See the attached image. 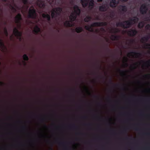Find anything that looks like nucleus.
Masks as SVG:
<instances>
[{
  "instance_id": "nucleus-16",
  "label": "nucleus",
  "mask_w": 150,
  "mask_h": 150,
  "mask_svg": "<svg viewBox=\"0 0 150 150\" xmlns=\"http://www.w3.org/2000/svg\"><path fill=\"white\" fill-rule=\"evenodd\" d=\"M33 32L35 34H37L40 32V28L37 25H36L33 30Z\"/></svg>"
},
{
  "instance_id": "nucleus-43",
  "label": "nucleus",
  "mask_w": 150,
  "mask_h": 150,
  "mask_svg": "<svg viewBox=\"0 0 150 150\" xmlns=\"http://www.w3.org/2000/svg\"><path fill=\"white\" fill-rule=\"evenodd\" d=\"M70 127H71L73 128H75V126L74 125H73L71 126Z\"/></svg>"
},
{
  "instance_id": "nucleus-47",
  "label": "nucleus",
  "mask_w": 150,
  "mask_h": 150,
  "mask_svg": "<svg viewBox=\"0 0 150 150\" xmlns=\"http://www.w3.org/2000/svg\"><path fill=\"white\" fill-rule=\"evenodd\" d=\"M26 126H23V127H22V128H24V129H25L26 128Z\"/></svg>"
},
{
  "instance_id": "nucleus-35",
  "label": "nucleus",
  "mask_w": 150,
  "mask_h": 150,
  "mask_svg": "<svg viewBox=\"0 0 150 150\" xmlns=\"http://www.w3.org/2000/svg\"><path fill=\"white\" fill-rule=\"evenodd\" d=\"M118 71H119L121 72V73L122 74H123L125 75V71H121L120 69H118Z\"/></svg>"
},
{
  "instance_id": "nucleus-8",
  "label": "nucleus",
  "mask_w": 150,
  "mask_h": 150,
  "mask_svg": "<svg viewBox=\"0 0 150 150\" xmlns=\"http://www.w3.org/2000/svg\"><path fill=\"white\" fill-rule=\"evenodd\" d=\"M13 33L20 40L21 39L22 33L19 32L16 28H15L13 30Z\"/></svg>"
},
{
  "instance_id": "nucleus-51",
  "label": "nucleus",
  "mask_w": 150,
  "mask_h": 150,
  "mask_svg": "<svg viewBox=\"0 0 150 150\" xmlns=\"http://www.w3.org/2000/svg\"><path fill=\"white\" fill-rule=\"evenodd\" d=\"M4 2H6V1L7 0H2Z\"/></svg>"
},
{
  "instance_id": "nucleus-26",
  "label": "nucleus",
  "mask_w": 150,
  "mask_h": 150,
  "mask_svg": "<svg viewBox=\"0 0 150 150\" xmlns=\"http://www.w3.org/2000/svg\"><path fill=\"white\" fill-rule=\"evenodd\" d=\"M120 31L119 30H118L117 28H115L114 29H112L111 31V32L112 33H118Z\"/></svg>"
},
{
  "instance_id": "nucleus-32",
  "label": "nucleus",
  "mask_w": 150,
  "mask_h": 150,
  "mask_svg": "<svg viewBox=\"0 0 150 150\" xmlns=\"http://www.w3.org/2000/svg\"><path fill=\"white\" fill-rule=\"evenodd\" d=\"M122 132L123 134H126L127 133V129L126 128H125L122 131Z\"/></svg>"
},
{
  "instance_id": "nucleus-25",
  "label": "nucleus",
  "mask_w": 150,
  "mask_h": 150,
  "mask_svg": "<svg viewBox=\"0 0 150 150\" xmlns=\"http://www.w3.org/2000/svg\"><path fill=\"white\" fill-rule=\"evenodd\" d=\"M142 62L144 63V64L145 65H148V66H150V59L148 61H146L145 62L144 61L142 60Z\"/></svg>"
},
{
  "instance_id": "nucleus-1",
  "label": "nucleus",
  "mask_w": 150,
  "mask_h": 150,
  "mask_svg": "<svg viewBox=\"0 0 150 150\" xmlns=\"http://www.w3.org/2000/svg\"><path fill=\"white\" fill-rule=\"evenodd\" d=\"M138 18L134 17L133 18H130L129 20H127L122 22H119L116 23L117 27L120 26L124 29H127L130 27L134 23L137 22Z\"/></svg>"
},
{
  "instance_id": "nucleus-24",
  "label": "nucleus",
  "mask_w": 150,
  "mask_h": 150,
  "mask_svg": "<svg viewBox=\"0 0 150 150\" xmlns=\"http://www.w3.org/2000/svg\"><path fill=\"white\" fill-rule=\"evenodd\" d=\"M5 47L4 43L2 40H0V47L3 49Z\"/></svg>"
},
{
  "instance_id": "nucleus-45",
  "label": "nucleus",
  "mask_w": 150,
  "mask_h": 150,
  "mask_svg": "<svg viewBox=\"0 0 150 150\" xmlns=\"http://www.w3.org/2000/svg\"><path fill=\"white\" fill-rule=\"evenodd\" d=\"M122 1L124 2H125L128 1V0H122Z\"/></svg>"
},
{
  "instance_id": "nucleus-15",
  "label": "nucleus",
  "mask_w": 150,
  "mask_h": 150,
  "mask_svg": "<svg viewBox=\"0 0 150 150\" xmlns=\"http://www.w3.org/2000/svg\"><path fill=\"white\" fill-rule=\"evenodd\" d=\"M150 38V35H149L142 38L141 39V41L143 43L145 41L146 42L148 41L149 39Z\"/></svg>"
},
{
  "instance_id": "nucleus-18",
  "label": "nucleus",
  "mask_w": 150,
  "mask_h": 150,
  "mask_svg": "<svg viewBox=\"0 0 150 150\" xmlns=\"http://www.w3.org/2000/svg\"><path fill=\"white\" fill-rule=\"evenodd\" d=\"M64 25L67 27H71L73 26V24L70 23V21H66L64 23Z\"/></svg>"
},
{
  "instance_id": "nucleus-4",
  "label": "nucleus",
  "mask_w": 150,
  "mask_h": 150,
  "mask_svg": "<svg viewBox=\"0 0 150 150\" xmlns=\"http://www.w3.org/2000/svg\"><path fill=\"white\" fill-rule=\"evenodd\" d=\"M81 2L83 8L86 7L88 5L89 7L92 8L94 5L93 0H81Z\"/></svg>"
},
{
  "instance_id": "nucleus-11",
  "label": "nucleus",
  "mask_w": 150,
  "mask_h": 150,
  "mask_svg": "<svg viewBox=\"0 0 150 150\" xmlns=\"http://www.w3.org/2000/svg\"><path fill=\"white\" fill-rule=\"evenodd\" d=\"M15 23H20V21L22 20L21 15V14L18 13L15 17Z\"/></svg>"
},
{
  "instance_id": "nucleus-3",
  "label": "nucleus",
  "mask_w": 150,
  "mask_h": 150,
  "mask_svg": "<svg viewBox=\"0 0 150 150\" xmlns=\"http://www.w3.org/2000/svg\"><path fill=\"white\" fill-rule=\"evenodd\" d=\"M62 11V8L60 7H57L55 9H53L51 14L52 18L56 20L58 17L60 15Z\"/></svg>"
},
{
  "instance_id": "nucleus-56",
  "label": "nucleus",
  "mask_w": 150,
  "mask_h": 150,
  "mask_svg": "<svg viewBox=\"0 0 150 150\" xmlns=\"http://www.w3.org/2000/svg\"><path fill=\"white\" fill-rule=\"evenodd\" d=\"M24 63H25V65L26 63H25V62H24Z\"/></svg>"
},
{
  "instance_id": "nucleus-50",
  "label": "nucleus",
  "mask_w": 150,
  "mask_h": 150,
  "mask_svg": "<svg viewBox=\"0 0 150 150\" xmlns=\"http://www.w3.org/2000/svg\"><path fill=\"white\" fill-rule=\"evenodd\" d=\"M107 49L108 50V51H110V49H109V48L108 47H107Z\"/></svg>"
},
{
  "instance_id": "nucleus-27",
  "label": "nucleus",
  "mask_w": 150,
  "mask_h": 150,
  "mask_svg": "<svg viewBox=\"0 0 150 150\" xmlns=\"http://www.w3.org/2000/svg\"><path fill=\"white\" fill-rule=\"evenodd\" d=\"M23 58L24 60L25 61H28L29 59L28 57L26 54H24L23 55Z\"/></svg>"
},
{
  "instance_id": "nucleus-7",
  "label": "nucleus",
  "mask_w": 150,
  "mask_h": 150,
  "mask_svg": "<svg viewBox=\"0 0 150 150\" xmlns=\"http://www.w3.org/2000/svg\"><path fill=\"white\" fill-rule=\"evenodd\" d=\"M137 33L138 31L135 29H131L127 32L128 35L131 37L134 36Z\"/></svg>"
},
{
  "instance_id": "nucleus-37",
  "label": "nucleus",
  "mask_w": 150,
  "mask_h": 150,
  "mask_svg": "<svg viewBox=\"0 0 150 150\" xmlns=\"http://www.w3.org/2000/svg\"><path fill=\"white\" fill-rule=\"evenodd\" d=\"M5 85V83L2 82L0 81V86H3Z\"/></svg>"
},
{
  "instance_id": "nucleus-13",
  "label": "nucleus",
  "mask_w": 150,
  "mask_h": 150,
  "mask_svg": "<svg viewBox=\"0 0 150 150\" xmlns=\"http://www.w3.org/2000/svg\"><path fill=\"white\" fill-rule=\"evenodd\" d=\"M134 54V56H135V57H141L142 55V54L141 53H138V52H132L129 53H128V56H130L131 55V54Z\"/></svg>"
},
{
  "instance_id": "nucleus-6",
  "label": "nucleus",
  "mask_w": 150,
  "mask_h": 150,
  "mask_svg": "<svg viewBox=\"0 0 150 150\" xmlns=\"http://www.w3.org/2000/svg\"><path fill=\"white\" fill-rule=\"evenodd\" d=\"M107 25V23L106 22H95L92 24L91 26L92 27H100L106 26Z\"/></svg>"
},
{
  "instance_id": "nucleus-22",
  "label": "nucleus",
  "mask_w": 150,
  "mask_h": 150,
  "mask_svg": "<svg viewBox=\"0 0 150 150\" xmlns=\"http://www.w3.org/2000/svg\"><path fill=\"white\" fill-rule=\"evenodd\" d=\"M144 25V22L143 21L139 22L138 23V27L139 28H143Z\"/></svg>"
},
{
  "instance_id": "nucleus-34",
  "label": "nucleus",
  "mask_w": 150,
  "mask_h": 150,
  "mask_svg": "<svg viewBox=\"0 0 150 150\" xmlns=\"http://www.w3.org/2000/svg\"><path fill=\"white\" fill-rule=\"evenodd\" d=\"M145 45L146 46V48L150 49V47H150V43H146Z\"/></svg>"
},
{
  "instance_id": "nucleus-52",
  "label": "nucleus",
  "mask_w": 150,
  "mask_h": 150,
  "mask_svg": "<svg viewBox=\"0 0 150 150\" xmlns=\"http://www.w3.org/2000/svg\"><path fill=\"white\" fill-rule=\"evenodd\" d=\"M108 99L109 100H110V98H108Z\"/></svg>"
},
{
  "instance_id": "nucleus-40",
  "label": "nucleus",
  "mask_w": 150,
  "mask_h": 150,
  "mask_svg": "<svg viewBox=\"0 0 150 150\" xmlns=\"http://www.w3.org/2000/svg\"><path fill=\"white\" fill-rule=\"evenodd\" d=\"M11 8H12V9L14 10L15 11H16V9L14 8V7L12 6V5H11Z\"/></svg>"
},
{
  "instance_id": "nucleus-21",
  "label": "nucleus",
  "mask_w": 150,
  "mask_h": 150,
  "mask_svg": "<svg viewBox=\"0 0 150 150\" xmlns=\"http://www.w3.org/2000/svg\"><path fill=\"white\" fill-rule=\"evenodd\" d=\"M85 29L89 31L93 32V30L91 26L89 25H86L85 27Z\"/></svg>"
},
{
  "instance_id": "nucleus-10",
  "label": "nucleus",
  "mask_w": 150,
  "mask_h": 150,
  "mask_svg": "<svg viewBox=\"0 0 150 150\" xmlns=\"http://www.w3.org/2000/svg\"><path fill=\"white\" fill-rule=\"evenodd\" d=\"M109 7L107 4L102 5L99 6V10L102 12H105L108 9Z\"/></svg>"
},
{
  "instance_id": "nucleus-54",
  "label": "nucleus",
  "mask_w": 150,
  "mask_h": 150,
  "mask_svg": "<svg viewBox=\"0 0 150 150\" xmlns=\"http://www.w3.org/2000/svg\"><path fill=\"white\" fill-rule=\"evenodd\" d=\"M87 125H90V124H88Z\"/></svg>"
},
{
  "instance_id": "nucleus-9",
  "label": "nucleus",
  "mask_w": 150,
  "mask_h": 150,
  "mask_svg": "<svg viewBox=\"0 0 150 150\" xmlns=\"http://www.w3.org/2000/svg\"><path fill=\"white\" fill-rule=\"evenodd\" d=\"M147 11V8L145 4H142L140 8V11L142 14H144L146 13Z\"/></svg>"
},
{
  "instance_id": "nucleus-2",
  "label": "nucleus",
  "mask_w": 150,
  "mask_h": 150,
  "mask_svg": "<svg viewBox=\"0 0 150 150\" xmlns=\"http://www.w3.org/2000/svg\"><path fill=\"white\" fill-rule=\"evenodd\" d=\"M74 13H72L71 14L69 19L71 22L75 21L77 17V16H79L81 13V9L79 7L76 5H75L74 6Z\"/></svg>"
},
{
  "instance_id": "nucleus-28",
  "label": "nucleus",
  "mask_w": 150,
  "mask_h": 150,
  "mask_svg": "<svg viewBox=\"0 0 150 150\" xmlns=\"http://www.w3.org/2000/svg\"><path fill=\"white\" fill-rule=\"evenodd\" d=\"M60 145H62L64 146V149L67 150L68 149V147L67 146H65V143L64 142H61L59 143Z\"/></svg>"
},
{
  "instance_id": "nucleus-31",
  "label": "nucleus",
  "mask_w": 150,
  "mask_h": 150,
  "mask_svg": "<svg viewBox=\"0 0 150 150\" xmlns=\"http://www.w3.org/2000/svg\"><path fill=\"white\" fill-rule=\"evenodd\" d=\"M145 28L147 30H150V24H148L145 27Z\"/></svg>"
},
{
  "instance_id": "nucleus-44",
  "label": "nucleus",
  "mask_w": 150,
  "mask_h": 150,
  "mask_svg": "<svg viewBox=\"0 0 150 150\" xmlns=\"http://www.w3.org/2000/svg\"><path fill=\"white\" fill-rule=\"evenodd\" d=\"M127 150V149L126 147H125V148H124L123 149V150Z\"/></svg>"
},
{
  "instance_id": "nucleus-20",
  "label": "nucleus",
  "mask_w": 150,
  "mask_h": 150,
  "mask_svg": "<svg viewBox=\"0 0 150 150\" xmlns=\"http://www.w3.org/2000/svg\"><path fill=\"white\" fill-rule=\"evenodd\" d=\"M75 31L76 33H79L83 31V29L82 27H77L75 29Z\"/></svg>"
},
{
  "instance_id": "nucleus-23",
  "label": "nucleus",
  "mask_w": 150,
  "mask_h": 150,
  "mask_svg": "<svg viewBox=\"0 0 150 150\" xmlns=\"http://www.w3.org/2000/svg\"><path fill=\"white\" fill-rule=\"evenodd\" d=\"M92 19L91 17L89 16H87L84 19V21L86 22H88Z\"/></svg>"
},
{
  "instance_id": "nucleus-53",
  "label": "nucleus",
  "mask_w": 150,
  "mask_h": 150,
  "mask_svg": "<svg viewBox=\"0 0 150 150\" xmlns=\"http://www.w3.org/2000/svg\"><path fill=\"white\" fill-rule=\"evenodd\" d=\"M84 118H85L86 117L84 116L83 117Z\"/></svg>"
},
{
  "instance_id": "nucleus-46",
  "label": "nucleus",
  "mask_w": 150,
  "mask_h": 150,
  "mask_svg": "<svg viewBox=\"0 0 150 150\" xmlns=\"http://www.w3.org/2000/svg\"><path fill=\"white\" fill-rule=\"evenodd\" d=\"M135 129L136 131H138L139 130L138 128H134Z\"/></svg>"
},
{
  "instance_id": "nucleus-14",
  "label": "nucleus",
  "mask_w": 150,
  "mask_h": 150,
  "mask_svg": "<svg viewBox=\"0 0 150 150\" xmlns=\"http://www.w3.org/2000/svg\"><path fill=\"white\" fill-rule=\"evenodd\" d=\"M42 16L43 18H46L48 22L50 23L51 21V17L50 15L48 14H45V13H43Z\"/></svg>"
},
{
  "instance_id": "nucleus-12",
  "label": "nucleus",
  "mask_w": 150,
  "mask_h": 150,
  "mask_svg": "<svg viewBox=\"0 0 150 150\" xmlns=\"http://www.w3.org/2000/svg\"><path fill=\"white\" fill-rule=\"evenodd\" d=\"M118 3V1L117 0H111L110 4V6L112 8L115 7Z\"/></svg>"
},
{
  "instance_id": "nucleus-19",
  "label": "nucleus",
  "mask_w": 150,
  "mask_h": 150,
  "mask_svg": "<svg viewBox=\"0 0 150 150\" xmlns=\"http://www.w3.org/2000/svg\"><path fill=\"white\" fill-rule=\"evenodd\" d=\"M120 36L118 35H112L111 36V39L112 40H118Z\"/></svg>"
},
{
  "instance_id": "nucleus-33",
  "label": "nucleus",
  "mask_w": 150,
  "mask_h": 150,
  "mask_svg": "<svg viewBox=\"0 0 150 150\" xmlns=\"http://www.w3.org/2000/svg\"><path fill=\"white\" fill-rule=\"evenodd\" d=\"M22 1L24 4H27L28 3V0H22Z\"/></svg>"
},
{
  "instance_id": "nucleus-41",
  "label": "nucleus",
  "mask_w": 150,
  "mask_h": 150,
  "mask_svg": "<svg viewBox=\"0 0 150 150\" xmlns=\"http://www.w3.org/2000/svg\"><path fill=\"white\" fill-rule=\"evenodd\" d=\"M103 0H97V1L98 2H101L103 1Z\"/></svg>"
},
{
  "instance_id": "nucleus-30",
  "label": "nucleus",
  "mask_w": 150,
  "mask_h": 150,
  "mask_svg": "<svg viewBox=\"0 0 150 150\" xmlns=\"http://www.w3.org/2000/svg\"><path fill=\"white\" fill-rule=\"evenodd\" d=\"M4 33H5V35H6V36H8V31H7L6 28H4Z\"/></svg>"
},
{
  "instance_id": "nucleus-17",
  "label": "nucleus",
  "mask_w": 150,
  "mask_h": 150,
  "mask_svg": "<svg viewBox=\"0 0 150 150\" xmlns=\"http://www.w3.org/2000/svg\"><path fill=\"white\" fill-rule=\"evenodd\" d=\"M119 9L122 11L126 12L127 10V7L125 6L120 5L119 6Z\"/></svg>"
},
{
  "instance_id": "nucleus-29",
  "label": "nucleus",
  "mask_w": 150,
  "mask_h": 150,
  "mask_svg": "<svg viewBox=\"0 0 150 150\" xmlns=\"http://www.w3.org/2000/svg\"><path fill=\"white\" fill-rule=\"evenodd\" d=\"M124 60L125 62V65L126 67H127L128 66V64L127 63V62L128 61V59L126 57H125L124 58Z\"/></svg>"
},
{
  "instance_id": "nucleus-36",
  "label": "nucleus",
  "mask_w": 150,
  "mask_h": 150,
  "mask_svg": "<svg viewBox=\"0 0 150 150\" xmlns=\"http://www.w3.org/2000/svg\"><path fill=\"white\" fill-rule=\"evenodd\" d=\"M110 84H113V85H114L115 86H117L118 85L115 84H114L113 83H112V80L111 79H110Z\"/></svg>"
},
{
  "instance_id": "nucleus-48",
  "label": "nucleus",
  "mask_w": 150,
  "mask_h": 150,
  "mask_svg": "<svg viewBox=\"0 0 150 150\" xmlns=\"http://www.w3.org/2000/svg\"><path fill=\"white\" fill-rule=\"evenodd\" d=\"M101 29L103 31H104V30H105L103 28H101Z\"/></svg>"
},
{
  "instance_id": "nucleus-49",
  "label": "nucleus",
  "mask_w": 150,
  "mask_h": 150,
  "mask_svg": "<svg viewBox=\"0 0 150 150\" xmlns=\"http://www.w3.org/2000/svg\"><path fill=\"white\" fill-rule=\"evenodd\" d=\"M94 98H97L98 97L97 96H96V95H94Z\"/></svg>"
},
{
  "instance_id": "nucleus-38",
  "label": "nucleus",
  "mask_w": 150,
  "mask_h": 150,
  "mask_svg": "<svg viewBox=\"0 0 150 150\" xmlns=\"http://www.w3.org/2000/svg\"><path fill=\"white\" fill-rule=\"evenodd\" d=\"M137 65V63H136L134 64L133 65L131 66V67H133V68L134 69H135L136 67H135V66Z\"/></svg>"
},
{
  "instance_id": "nucleus-39",
  "label": "nucleus",
  "mask_w": 150,
  "mask_h": 150,
  "mask_svg": "<svg viewBox=\"0 0 150 150\" xmlns=\"http://www.w3.org/2000/svg\"><path fill=\"white\" fill-rule=\"evenodd\" d=\"M144 76L146 78L149 77H150V74H148L145 75Z\"/></svg>"
},
{
  "instance_id": "nucleus-5",
  "label": "nucleus",
  "mask_w": 150,
  "mask_h": 150,
  "mask_svg": "<svg viewBox=\"0 0 150 150\" xmlns=\"http://www.w3.org/2000/svg\"><path fill=\"white\" fill-rule=\"evenodd\" d=\"M28 18H30L35 19L37 17L36 11L34 8L29 9L28 16Z\"/></svg>"
},
{
  "instance_id": "nucleus-42",
  "label": "nucleus",
  "mask_w": 150,
  "mask_h": 150,
  "mask_svg": "<svg viewBox=\"0 0 150 150\" xmlns=\"http://www.w3.org/2000/svg\"><path fill=\"white\" fill-rule=\"evenodd\" d=\"M45 120V119L44 118H42L41 119V121L42 122H43Z\"/></svg>"
},
{
  "instance_id": "nucleus-55",
  "label": "nucleus",
  "mask_w": 150,
  "mask_h": 150,
  "mask_svg": "<svg viewBox=\"0 0 150 150\" xmlns=\"http://www.w3.org/2000/svg\"><path fill=\"white\" fill-rule=\"evenodd\" d=\"M126 139H129V138H128V137H127V138H126Z\"/></svg>"
}]
</instances>
